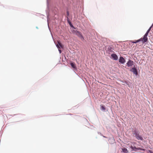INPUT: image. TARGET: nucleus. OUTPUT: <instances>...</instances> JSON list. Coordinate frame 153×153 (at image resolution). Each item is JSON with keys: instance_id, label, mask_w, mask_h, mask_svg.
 Listing matches in <instances>:
<instances>
[{"instance_id": "obj_18", "label": "nucleus", "mask_w": 153, "mask_h": 153, "mask_svg": "<svg viewBox=\"0 0 153 153\" xmlns=\"http://www.w3.org/2000/svg\"><path fill=\"white\" fill-rule=\"evenodd\" d=\"M152 26H151V27L149 28V29L148 30H149V31H150V30H151V28H152Z\"/></svg>"}, {"instance_id": "obj_4", "label": "nucleus", "mask_w": 153, "mask_h": 153, "mask_svg": "<svg viewBox=\"0 0 153 153\" xmlns=\"http://www.w3.org/2000/svg\"><path fill=\"white\" fill-rule=\"evenodd\" d=\"M130 70L131 71L133 72L134 74H135L136 75H137V71L135 67L132 68Z\"/></svg>"}, {"instance_id": "obj_1", "label": "nucleus", "mask_w": 153, "mask_h": 153, "mask_svg": "<svg viewBox=\"0 0 153 153\" xmlns=\"http://www.w3.org/2000/svg\"><path fill=\"white\" fill-rule=\"evenodd\" d=\"M149 30H148L146 32V34H145V35L144 36V37L143 38H142L143 40V42H146L148 40V38L147 37V36L148 35V34L149 32Z\"/></svg>"}, {"instance_id": "obj_14", "label": "nucleus", "mask_w": 153, "mask_h": 153, "mask_svg": "<svg viewBox=\"0 0 153 153\" xmlns=\"http://www.w3.org/2000/svg\"><path fill=\"white\" fill-rule=\"evenodd\" d=\"M71 67L73 68H75L76 67V66L73 63L71 62Z\"/></svg>"}, {"instance_id": "obj_8", "label": "nucleus", "mask_w": 153, "mask_h": 153, "mask_svg": "<svg viewBox=\"0 0 153 153\" xmlns=\"http://www.w3.org/2000/svg\"><path fill=\"white\" fill-rule=\"evenodd\" d=\"M133 63H134L133 61L129 60L127 62L126 64H127V65L128 66L130 67L133 65Z\"/></svg>"}, {"instance_id": "obj_13", "label": "nucleus", "mask_w": 153, "mask_h": 153, "mask_svg": "<svg viewBox=\"0 0 153 153\" xmlns=\"http://www.w3.org/2000/svg\"><path fill=\"white\" fill-rule=\"evenodd\" d=\"M130 148L132 149L133 151H136V147L134 146H133L132 145H131L130 146Z\"/></svg>"}, {"instance_id": "obj_9", "label": "nucleus", "mask_w": 153, "mask_h": 153, "mask_svg": "<svg viewBox=\"0 0 153 153\" xmlns=\"http://www.w3.org/2000/svg\"><path fill=\"white\" fill-rule=\"evenodd\" d=\"M119 62L122 64H123L125 62V60L122 57H120L119 59Z\"/></svg>"}, {"instance_id": "obj_2", "label": "nucleus", "mask_w": 153, "mask_h": 153, "mask_svg": "<svg viewBox=\"0 0 153 153\" xmlns=\"http://www.w3.org/2000/svg\"><path fill=\"white\" fill-rule=\"evenodd\" d=\"M149 30H148L146 32V34H145V35L144 36V37L143 38H142L143 40V42H146L148 40V38L147 37V36L148 35V34L149 32Z\"/></svg>"}, {"instance_id": "obj_19", "label": "nucleus", "mask_w": 153, "mask_h": 153, "mask_svg": "<svg viewBox=\"0 0 153 153\" xmlns=\"http://www.w3.org/2000/svg\"><path fill=\"white\" fill-rule=\"evenodd\" d=\"M59 49V51L60 53H61V50L59 49Z\"/></svg>"}, {"instance_id": "obj_12", "label": "nucleus", "mask_w": 153, "mask_h": 153, "mask_svg": "<svg viewBox=\"0 0 153 153\" xmlns=\"http://www.w3.org/2000/svg\"><path fill=\"white\" fill-rule=\"evenodd\" d=\"M67 20L68 22L70 24H71V23L70 22L69 19V18L68 17V16H69V12L68 11H67Z\"/></svg>"}, {"instance_id": "obj_21", "label": "nucleus", "mask_w": 153, "mask_h": 153, "mask_svg": "<svg viewBox=\"0 0 153 153\" xmlns=\"http://www.w3.org/2000/svg\"><path fill=\"white\" fill-rule=\"evenodd\" d=\"M132 143L133 144H136V143L135 142H133V143Z\"/></svg>"}, {"instance_id": "obj_20", "label": "nucleus", "mask_w": 153, "mask_h": 153, "mask_svg": "<svg viewBox=\"0 0 153 153\" xmlns=\"http://www.w3.org/2000/svg\"><path fill=\"white\" fill-rule=\"evenodd\" d=\"M141 150L145 151V149H142V148H141Z\"/></svg>"}, {"instance_id": "obj_11", "label": "nucleus", "mask_w": 153, "mask_h": 153, "mask_svg": "<svg viewBox=\"0 0 153 153\" xmlns=\"http://www.w3.org/2000/svg\"><path fill=\"white\" fill-rule=\"evenodd\" d=\"M122 152H123L125 153H127L128 152V151L127 149L125 148H123L122 149Z\"/></svg>"}, {"instance_id": "obj_5", "label": "nucleus", "mask_w": 153, "mask_h": 153, "mask_svg": "<svg viewBox=\"0 0 153 153\" xmlns=\"http://www.w3.org/2000/svg\"><path fill=\"white\" fill-rule=\"evenodd\" d=\"M135 134V137L138 140H143V138L142 137L140 136L139 134L137 133L136 132H135L134 133Z\"/></svg>"}, {"instance_id": "obj_16", "label": "nucleus", "mask_w": 153, "mask_h": 153, "mask_svg": "<svg viewBox=\"0 0 153 153\" xmlns=\"http://www.w3.org/2000/svg\"><path fill=\"white\" fill-rule=\"evenodd\" d=\"M136 151L137 150H141V148H136Z\"/></svg>"}, {"instance_id": "obj_17", "label": "nucleus", "mask_w": 153, "mask_h": 153, "mask_svg": "<svg viewBox=\"0 0 153 153\" xmlns=\"http://www.w3.org/2000/svg\"><path fill=\"white\" fill-rule=\"evenodd\" d=\"M101 108L103 110H105V108L104 106H102L101 107Z\"/></svg>"}, {"instance_id": "obj_6", "label": "nucleus", "mask_w": 153, "mask_h": 153, "mask_svg": "<svg viewBox=\"0 0 153 153\" xmlns=\"http://www.w3.org/2000/svg\"><path fill=\"white\" fill-rule=\"evenodd\" d=\"M132 43H136L137 42H142L143 43H145V42H143V39L141 38H140V39H138V40H137L136 41H132V40H131V41H130Z\"/></svg>"}, {"instance_id": "obj_10", "label": "nucleus", "mask_w": 153, "mask_h": 153, "mask_svg": "<svg viewBox=\"0 0 153 153\" xmlns=\"http://www.w3.org/2000/svg\"><path fill=\"white\" fill-rule=\"evenodd\" d=\"M111 56L114 60H117L118 59L117 55L115 54H112L111 55Z\"/></svg>"}, {"instance_id": "obj_15", "label": "nucleus", "mask_w": 153, "mask_h": 153, "mask_svg": "<svg viewBox=\"0 0 153 153\" xmlns=\"http://www.w3.org/2000/svg\"><path fill=\"white\" fill-rule=\"evenodd\" d=\"M147 153H153V152H152V151H151V150H148L147 151Z\"/></svg>"}, {"instance_id": "obj_3", "label": "nucleus", "mask_w": 153, "mask_h": 153, "mask_svg": "<svg viewBox=\"0 0 153 153\" xmlns=\"http://www.w3.org/2000/svg\"><path fill=\"white\" fill-rule=\"evenodd\" d=\"M76 34L82 40H83L84 39V37L82 35L81 33L78 31H76L75 32Z\"/></svg>"}, {"instance_id": "obj_22", "label": "nucleus", "mask_w": 153, "mask_h": 153, "mask_svg": "<svg viewBox=\"0 0 153 153\" xmlns=\"http://www.w3.org/2000/svg\"><path fill=\"white\" fill-rule=\"evenodd\" d=\"M71 26L72 27H73L74 28V27L73 25H72V26Z\"/></svg>"}, {"instance_id": "obj_7", "label": "nucleus", "mask_w": 153, "mask_h": 153, "mask_svg": "<svg viewBox=\"0 0 153 153\" xmlns=\"http://www.w3.org/2000/svg\"><path fill=\"white\" fill-rule=\"evenodd\" d=\"M56 46L58 49L62 48L63 46L60 42L58 41Z\"/></svg>"}, {"instance_id": "obj_23", "label": "nucleus", "mask_w": 153, "mask_h": 153, "mask_svg": "<svg viewBox=\"0 0 153 153\" xmlns=\"http://www.w3.org/2000/svg\"><path fill=\"white\" fill-rule=\"evenodd\" d=\"M127 146H128L129 145L128 144H127L126 145Z\"/></svg>"}]
</instances>
